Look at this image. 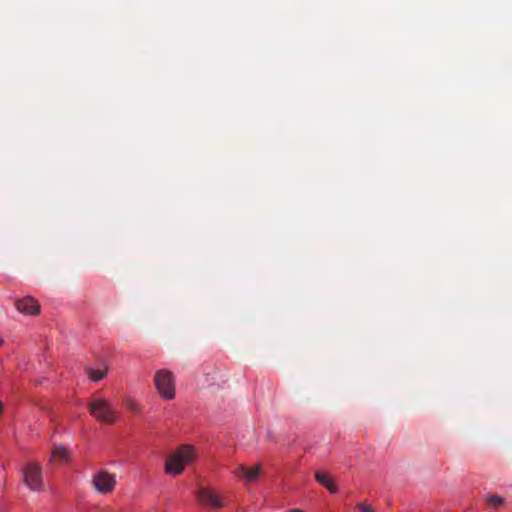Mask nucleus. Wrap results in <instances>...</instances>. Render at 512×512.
Here are the masks:
<instances>
[{
  "label": "nucleus",
  "instance_id": "7",
  "mask_svg": "<svg viewBox=\"0 0 512 512\" xmlns=\"http://www.w3.org/2000/svg\"><path fill=\"white\" fill-rule=\"evenodd\" d=\"M261 471L262 470L260 464H256L251 468H247L244 465H239L235 468L233 473L236 477L240 478L247 484L255 482L259 478Z\"/></svg>",
  "mask_w": 512,
  "mask_h": 512
},
{
  "label": "nucleus",
  "instance_id": "8",
  "mask_svg": "<svg viewBox=\"0 0 512 512\" xmlns=\"http://www.w3.org/2000/svg\"><path fill=\"white\" fill-rule=\"evenodd\" d=\"M15 306L19 312L26 315H36L40 311L39 304L30 296L16 300Z\"/></svg>",
  "mask_w": 512,
  "mask_h": 512
},
{
  "label": "nucleus",
  "instance_id": "3",
  "mask_svg": "<svg viewBox=\"0 0 512 512\" xmlns=\"http://www.w3.org/2000/svg\"><path fill=\"white\" fill-rule=\"evenodd\" d=\"M154 384L162 399L171 401L175 398V378L171 371L158 370L154 376Z\"/></svg>",
  "mask_w": 512,
  "mask_h": 512
},
{
  "label": "nucleus",
  "instance_id": "10",
  "mask_svg": "<svg viewBox=\"0 0 512 512\" xmlns=\"http://www.w3.org/2000/svg\"><path fill=\"white\" fill-rule=\"evenodd\" d=\"M86 372L89 378L95 382L102 380L107 375L106 370H94L93 368L90 367L86 369Z\"/></svg>",
  "mask_w": 512,
  "mask_h": 512
},
{
  "label": "nucleus",
  "instance_id": "1",
  "mask_svg": "<svg viewBox=\"0 0 512 512\" xmlns=\"http://www.w3.org/2000/svg\"><path fill=\"white\" fill-rule=\"evenodd\" d=\"M196 457L195 448L190 444H183L167 459L165 471L168 474L178 475L183 472Z\"/></svg>",
  "mask_w": 512,
  "mask_h": 512
},
{
  "label": "nucleus",
  "instance_id": "15",
  "mask_svg": "<svg viewBox=\"0 0 512 512\" xmlns=\"http://www.w3.org/2000/svg\"><path fill=\"white\" fill-rule=\"evenodd\" d=\"M3 343V339L0 337V345Z\"/></svg>",
  "mask_w": 512,
  "mask_h": 512
},
{
  "label": "nucleus",
  "instance_id": "13",
  "mask_svg": "<svg viewBox=\"0 0 512 512\" xmlns=\"http://www.w3.org/2000/svg\"><path fill=\"white\" fill-rule=\"evenodd\" d=\"M125 404H126L127 408L129 410H131L132 412L138 413L140 410L139 405L132 398H126Z\"/></svg>",
  "mask_w": 512,
  "mask_h": 512
},
{
  "label": "nucleus",
  "instance_id": "12",
  "mask_svg": "<svg viewBox=\"0 0 512 512\" xmlns=\"http://www.w3.org/2000/svg\"><path fill=\"white\" fill-rule=\"evenodd\" d=\"M487 503H489L490 505H493V506H499V505H502L504 503V498H502L501 496L499 495H490L487 499H486Z\"/></svg>",
  "mask_w": 512,
  "mask_h": 512
},
{
  "label": "nucleus",
  "instance_id": "5",
  "mask_svg": "<svg viewBox=\"0 0 512 512\" xmlns=\"http://www.w3.org/2000/svg\"><path fill=\"white\" fill-rule=\"evenodd\" d=\"M23 479L26 486L32 491H39L43 487L41 468L35 463H29L24 467Z\"/></svg>",
  "mask_w": 512,
  "mask_h": 512
},
{
  "label": "nucleus",
  "instance_id": "6",
  "mask_svg": "<svg viewBox=\"0 0 512 512\" xmlns=\"http://www.w3.org/2000/svg\"><path fill=\"white\" fill-rule=\"evenodd\" d=\"M199 501L213 509H221L225 506L222 496L210 487H200L197 492Z\"/></svg>",
  "mask_w": 512,
  "mask_h": 512
},
{
  "label": "nucleus",
  "instance_id": "2",
  "mask_svg": "<svg viewBox=\"0 0 512 512\" xmlns=\"http://www.w3.org/2000/svg\"><path fill=\"white\" fill-rule=\"evenodd\" d=\"M91 415L100 422L113 424L118 419V411L113 404L102 397H95L88 403Z\"/></svg>",
  "mask_w": 512,
  "mask_h": 512
},
{
  "label": "nucleus",
  "instance_id": "14",
  "mask_svg": "<svg viewBox=\"0 0 512 512\" xmlns=\"http://www.w3.org/2000/svg\"><path fill=\"white\" fill-rule=\"evenodd\" d=\"M358 508L361 512H374L373 508L366 503H359Z\"/></svg>",
  "mask_w": 512,
  "mask_h": 512
},
{
  "label": "nucleus",
  "instance_id": "4",
  "mask_svg": "<svg viewBox=\"0 0 512 512\" xmlns=\"http://www.w3.org/2000/svg\"><path fill=\"white\" fill-rule=\"evenodd\" d=\"M92 486L100 494H110L116 486V476L107 470H99L91 480Z\"/></svg>",
  "mask_w": 512,
  "mask_h": 512
},
{
  "label": "nucleus",
  "instance_id": "11",
  "mask_svg": "<svg viewBox=\"0 0 512 512\" xmlns=\"http://www.w3.org/2000/svg\"><path fill=\"white\" fill-rule=\"evenodd\" d=\"M52 458L58 461H65L68 459V451L64 447H55L52 452Z\"/></svg>",
  "mask_w": 512,
  "mask_h": 512
},
{
  "label": "nucleus",
  "instance_id": "9",
  "mask_svg": "<svg viewBox=\"0 0 512 512\" xmlns=\"http://www.w3.org/2000/svg\"><path fill=\"white\" fill-rule=\"evenodd\" d=\"M315 478L317 482L326 487L330 493H336L337 486L327 474L322 472H316Z\"/></svg>",
  "mask_w": 512,
  "mask_h": 512
}]
</instances>
